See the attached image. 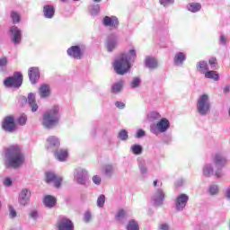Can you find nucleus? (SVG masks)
Here are the masks:
<instances>
[{"label": "nucleus", "instance_id": "31", "mask_svg": "<svg viewBox=\"0 0 230 230\" xmlns=\"http://www.w3.org/2000/svg\"><path fill=\"white\" fill-rule=\"evenodd\" d=\"M121 89H123V81H119L117 84H113V86L111 88V93L116 94V93H119V91H121Z\"/></svg>", "mask_w": 230, "mask_h": 230}, {"label": "nucleus", "instance_id": "46", "mask_svg": "<svg viewBox=\"0 0 230 230\" xmlns=\"http://www.w3.org/2000/svg\"><path fill=\"white\" fill-rule=\"evenodd\" d=\"M9 211H10V217L12 218H15V217H17V212L15 211V209H13V207H12V205H9Z\"/></svg>", "mask_w": 230, "mask_h": 230}, {"label": "nucleus", "instance_id": "11", "mask_svg": "<svg viewBox=\"0 0 230 230\" xmlns=\"http://www.w3.org/2000/svg\"><path fill=\"white\" fill-rule=\"evenodd\" d=\"M58 230H73V222L67 217H62L57 224Z\"/></svg>", "mask_w": 230, "mask_h": 230}, {"label": "nucleus", "instance_id": "32", "mask_svg": "<svg viewBox=\"0 0 230 230\" xmlns=\"http://www.w3.org/2000/svg\"><path fill=\"white\" fill-rule=\"evenodd\" d=\"M164 197H165V194H164V191H163V190L161 189H158L156 190V198L155 199V202H163V200H164Z\"/></svg>", "mask_w": 230, "mask_h": 230}, {"label": "nucleus", "instance_id": "42", "mask_svg": "<svg viewBox=\"0 0 230 230\" xmlns=\"http://www.w3.org/2000/svg\"><path fill=\"white\" fill-rule=\"evenodd\" d=\"M159 3L163 6H168V4H173L174 0H159Z\"/></svg>", "mask_w": 230, "mask_h": 230}, {"label": "nucleus", "instance_id": "10", "mask_svg": "<svg viewBox=\"0 0 230 230\" xmlns=\"http://www.w3.org/2000/svg\"><path fill=\"white\" fill-rule=\"evenodd\" d=\"M188 200H190V197H188V195L180 194L176 198V203H175L176 209L178 211H182V209L186 208V204H188Z\"/></svg>", "mask_w": 230, "mask_h": 230}, {"label": "nucleus", "instance_id": "21", "mask_svg": "<svg viewBox=\"0 0 230 230\" xmlns=\"http://www.w3.org/2000/svg\"><path fill=\"white\" fill-rule=\"evenodd\" d=\"M40 98H48L51 94V90L48 84H41L39 88Z\"/></svg>", "mask_w": 230, "mask_h": 230}, {"label": "nucleus", "instance_id": "22", "mask_svg": "<svg viewBox=\"0 0 230 230\" xmlns=\"http://www.w3.org/2000/svg\"><path fill=\"white\" fill-rule=\"evenodd\" d=\"M145 64L149 69H156L157 66H159L157 59L153 57H147L145 60Z\"/></svg>", "mask_w": 230, "mask_h": 230}, {"label": "nucleus", "instance_id": "37", "mask_svg": "<svg viewBox=\"0 0 230 230\" xmlns=\"http://www.w3.org/2000/svg\"><path fill=\"white\" fill-rule=\"evenodd\" d=\"M119 137L121 139V141H127L128 139V132L125 129H121L119 134Z\"/></svg>", "mask_w": 230, "mask_h": 230}, {"label": "nucleus", "instance_id": "40", "mask_svg": "<svg viewBox=\"0 0 230 230\" xmlns=\"http://www.w3.org/2000/svg\"><path fill=\"white\" fill-rule=\"evenodd\" d=\"M103 204H105V195L102 194L101 196H99V198L97 199V206L99 208H103Z\"/></svg>", "mask_w": 230, "mask_h": 230}, {"label": "nucleus", "instance_id": "6", "mask_svg": "<svg viewBox=\"0 0 230 230\" xmlns=\"http://www.w3.org/2000/svg\"><path fill=\"white\" fill-rule=\"evenodd\" d=\"M168 128H170V120H168L166 118H163L156 123L155 126L151 127L150 131L157 136V134L166 132Z\"/></svg>", "mask_w": 230, "mask_h": 230}, {"label": "nucleus", "instance_id": "49", "mask_svg": "<svg viewBox=\"0 0 230 230\" xmlns=\"http://www.w3.org/2000/svg\"><path fill=\"white\" fill-rule=\"evenodd\" d=\"M104 172L106 175H111L112 173V165H106L104 167Z\"/></svg>", "mask_w": 230, "mask_h": 230}, {"label": "nucleus", "instance_id": "27", "mask_svg": "<svg viewBox=\"0 0 230 230\" xmlns=\"http://www.w3.org/2000/svg\"><path fill=\"white\" fill-rule=\"evenodd\" d=\"M58 175L53 172H45V181L47 184H51V181H54Z\"/></svg>", "mask_w": 230, "mask_h": 230}, {"label": "nucleus", "instance_id": "58", "mask_svg": "<svg viewBox=\"0 0 230 230\" xmlns=\"http://www.w3.org/2000/svg\"><path fill=\"white\" fill-rule=\"evenodd\" d=\"M160 229H162V230H168V229H170V227L168 226V225L164 224V225L160 226Z\"/></svg>", "mask_w": 230, "mask_h": 230}, {"label": "nucleus", "instance_id": "8", "mask_svg": "<svg viewBox=\"0 0 230 230\" xmlns=\"http://www.w3.org/2000/svg\"><path fill=\"white\" fill-rule=\"evenodd\" d=\"M66 53L69 57L72 58H75V60H80L82 57L84 56V50L80 46H72L67 50Z\"/></svg>", "mask_w": 230, "mask_h": 230}, {"label": "nucleus", "instance_id": "54", "mask_svg": "<svg viewBox=\"0 0 230 230\" xmlns=\"http://www.w3.org/2000/svg\"><path fill=\"white\" fill-rule=\"evenodd\" d=\"M115 106L118 108V109H123L125 107V104L122 102H115Z\"/></svg>", "mask_w": 230, "mask_h": 230}, {"label": "nucleus", "instance_id": "47", "mask_svg": "<svg viewBox=\"0 0 230 230\" xmlns=\"http://www.w3.org/2000/svg\"><path fill=\"white\" fill-rule=\"evenodd\" d=\"M141 84V80L139 78L136 77L132 82H131V86L133 88L137 87Z\"/></svg>", "mask_w": 230, "mask_h": 230}, {"label": "nucleus", "instance_id": "63", "mask_svg": "<svg viewBox=\"0 0 230 230\" xmlns=\"http://www.w3.org/2000/svg\"><path fill=\"white\" fill-rule=\"evenodd\" d=\"M93 3H102V0H93Z\"/></svg>", "mask_w": 230, "mask_h": 230}, {"label": "nucleus", "instance_id": "23", "mask_svg": "<svg viewBox=\"0 0 230 230\" xmlns=\"http://www.w3.org/2000/svg\"><path fill=\"white\" fill-rule=\"evenodd\" d=\"M184 60H186V55H184L182 52H178L174 56V64H176V66H181Z\"/></svg>", "mask_w": 230, "mask_h": 230}, {"label": "nucleus", "instance_id": "50", "mask_svg": "<svg viewBox=\"0 0 230 230\" xmlns=\"http://www.w3.org/2000/svg\"><path fill=\"white\" fill-rule=\"evenodd\" d=\"M82 173H84V172L78 173L77 182L79 184H85V178H81L82 177Z\"/></svg>", "mask_w": 230, "mask_h": 230}, {"label": "nucleus", "instance_id": "48", "mask_svg": "<svg viewBox=\"0 0 230 230\" xmlns=\"http://www.w3.org/2000/svg\"><path fill=\"white\" fill-rule=\"evenodd\" d=\"M93 181L94 184L100 185L102 183V178L98 175L93 177Z\"/></svg>", "mask_w": 230, "mask_h": 230}, {"label": "nucleus", "instance_id": "16", "mask_svg": "<svg viewBox=\"0 0 230 230\" xmlns=\"http://www.w3.org/2000/svg\"><path fill=\"white\" fill-rule=\"evenodd\" d=\"M43 204L46 208H55V206H57V198L51 195H47L43 199Z\"/></svg>", "mask_w": 230, "mask_h": 230}, {"label": "nucleus", "instance_id": "60", "mask_svg": "<svg viewBox=\"0 0 230 230\" xmlns=\"http://www.w3.org/2000/svg\"><path fill=\"white\" fill-rule=\"evenodd\" d=\"M230 91V86L229 85H226L223 88V93H229Z\"/></svg>", "mask_w": 230, "mask_h": 230}, {"label": "nucleus", "instance_id": "14", "mask_svg": "<svg viewBox=\"0 0 230 230\" xmlns=\"http://www.w3.org/2000/svg\"><path fill=\"white\" fill-rule=\"evenodd\" d=\"M226 163H227L226 157L222 156L220 154L215 155L214 164L216 168H224V166H226Z\"/></svg>", "mask_w": 230, "mask_h": 230}, {"label": "nucleus", "instance_id": "17", "mask_svg": "<svg viewBox=\"0 0 230 230\" xmlns=\"http://www.w3.org/2000/svg\"><path fill=\"white\" fill-rule=\"evenodd\" d=\"M43 14L46 19H53L55 15V7L53 5H44Z\"/></svg>", "mask_w": 230, "mask_h": 230}, {"label": "nucleus", "instance_id": "26", "mask_svg": "<svg viewBox=\"0 0 230 230\" xmlns=\"http://www.w3.org/2000/svg\"><path fill=\"white\" fill-rule=\"evenodd\" d=\"M58 175L53 172H45V181L47 184H51V181H54Z\"/></svg>", "mask_w": 230, "mask_h": 230}, {"label": "nucleus", "instance_id": "51", "mask_svg": "<svg viewBox=\"0 0 230 230\" xmlns=\"http://www.w3.org/2000/svg\"><path fill=\"white\" fill-rule=\"evenodd\" d=\"M91 218H92L91 212H86L84 217V222H91Z\"/></svg>", "mask_w": 230, "mask_h": 230}, {"label": "nucleus", "instance_id": "18", "mask_svg": "<svg viewBox=\"0 0 230 230\" xmlns=\"http://www.w3.org/2000/svg\"><path fill=\"white\" fill-rule=\"evenodd\" d=\"M31 192L27 189H23L20 193V204L22 206H26L28 199H30Z\"/></svg>", "mask_w": 230, "mask_h": 230}, {"label": "nucleus", "instance_id": "25", "mask_svg": "<svg viewBox=\"0 0 230 230\" xmlns=\"http://www.w3.org/2000/svg\"><path fill=\"white\" fill-rule=\"evenodd\" d=\"M197 69L200 73H208V69H209V66H208V63L206 61H200L197 64Z\"/></svg>", "mask_w": 230, "mask_h": 230}, {"label": "nucleus", "instance_id": "13", "mask_svg": "<svg viewBox=\"0 0 230 230\" xmlns=\"http://www.w3.org/2000/svg\"><path fill=\"white\" fill-rule=\"evenodd\" d=\"M29 78L31 84H37L40 78V72L37 67H31L29 69Z\"/></svg>", "mask_w": 230, "mask_h": 230}, {"label": "nucleus", "instance_id": "53", "mask_svg": "<svg viewBox=\"0 0 230 230\" xmlns=\"http://www.w3.org/2000/svg\"><path fill=\"white\" fill-rule=\"evenodd\" d=\"M91 13H98L100 12V5L93 6V9H91Z\"/></svg>", "mask_w": 230, "mask_h": 230}, {"label": "nucleus", "instance_id": "19", "mask_svg": "<svg viewBox=\"0 0 230 230\" xmlns=\"http://www.w3.org/2000/svg\"><path fill=\"white\" fill-rule=\"evenodd\" d=\"M28 103L31 106L32 112H37V111L39 110V105L37 104V101L35 100V93H29Z\"/></svg>", "mask_w": 230, "mask_h": 230}, {"label": "nucleus", "instance_id": "15", "mask_svg": "<svg viewBox=\"0 0 230 230\" xmlns=\"http://www.w3.org/2000/svg\"><path fill=\"white\" fill-rule=\"evenodd\" d=\"M47 144L48 150H49V148H58V146H60V140L55 136H50L47 138Z\"/></svg>", "mask_w": 230, "mask_h": 230}, {"label": "nucleus", "instance_id": "9", "mask_svg": "<svg viewBox=\"0 0 230 230\" xmlns=\"http://www.w3.org/2000/svg\"><path fill=\"white\" fill-rule=\"evenodd\" d=\"M10 32L12 34L11 40L13 44H21V40H22V32L19 30L17 26L10 27Z\"/></svg>", "mask_w": 230, "mask_h": 230}, {"label": "nucleus", "instance_id": "29", "mask_svg": "<svg viewBox=\"0 0 230 230\" xmlns=\"http://www.w3.org/2000/svg\"><path fill=\"white\" fill-rule=\"evenodd\" d=\"M127 230H139V224L137 221L131 219L127 225Z\"/></svg>", "mask_w": 230, "mask_h": 230}, {"label": "nucleus", "instance_id": "59", "mask_svg": "<svg viewBox=\"0 0 230 230\" xmlns=\"http://www.w3.org/2000/svg\"><path fill=\"white\" fill-rule=\"evenodd\" d=\"M220 42H221V44H226V36L221 35V37H220Z\"/></svg>", "mask_w": 230, "mask_h": 230}, {"label": "nucleus", "instance_id": "34", "mask_svg": "<svg viewBox=\"0 0 230 230\" xmlns=\"http://www.w3.org/2000/svg\"><path fill=\"white\" fill-rule=\"evenodd\" d=\"M131 150L135 155H140V154H143V147L139 145L132 146Z\"/></svg>", "mask_w": 230, "mask_h": 230}, {"label": "nucleus", "instance_id": "52", "mask_svg": "<svg viewBox=\"0 0 230 230\" xmlns=\"http://www.w3.org/2000/svg\"><path fill=\"white\" fill-rule=\"evenodd\" d=\"M216 177L217 179H220V177H223L224 173L222 172V168H217V171L215 173Z\"/></svg>", "mask_w": 230, "mask_h": 230}, {"label": "nucleus", "instance_id": "43", "mask_svg": "<svg viewBox=\"0 0 230 230\" xmlns=\"http://www.w3.org/2000/svg\"><path fill=\"white\" fill-rule=\"evenodd\" d=\"M27 119H28V118L26 117V115H22V116L18 119V123H19V125H26Z\"/></svg>", "mask_w": 230, "mask_h": 230}, {"label": "nucleus", "instance_id": "5", "mask_svg": "<svg viewBox=\"0 0 230 230\" xmlns=\"http://www.w3.org/2000/svg\"><path fill=\"white\" fill-rule=\"evenodd\" d=\"M22 73L14 72L12 76L6 77L4 81V85L5 87H13L14 89H19L22 85Z\"/></svg>", "mask_w": 230, "mask_h": 230}, {"label": "nucleus", "instance_id": "30", "mask_svg": "<svg viewBox=\"0 0 230 230\" xmlns=\"http://www.w3.org/2000/svg\"><path fill=\"white\" fill-rule=\"evenodd\" d=\"M11 19H12L13 24H17V23L21 22V14H19V13H17L15 11H12L11 12Z\"/></svg>", "mask_w": 230, "mask_h": 230}, {"label": "nucleus", "instance_id": "12", "mask_svg": "<svg viewBox=\"0 0 230 230\" xmlns=\"http://www.w3.org/2000/svg\"><path fill=\"white\" fill-rule=\"evenodd\" d=\"M104 26H110L111 28H118L119 26V21L116 16H105L103 18Z\"/></svg>", "mask_w": 230, "mask_h": 230}, {"label": "nucleus", "instance_id": "20", "mask_svg": "<svg viewBox=\"0 0 230 230\" xmlns=\"http://www.w3.org/2000/svg\"><path fill=\"white\" fill-rule=\"evenodd\" d=\"M54 155L58 161L64 162L67 159V150L66 149H58L55 151Z\"/></svg>", "mask_w": 230, "mask_h": 230}, {"label": "nucleus", "instance_id": "45", "mask_svg": "<svg viewBox=\"0 0 230 230\" xmlns=\"http://www.w3.org/2000/svg\"><path fill=\"white\" fill-rule=\"evenodd\" d=\"M6 64H8V59H6V58H0V69L6 67Z\"/></svg>", "mask_w": 230, "mask_h": 230}, {"label": "nucleus", "instance_id": "7", "mask_svg": "<svg viewBox=\"0 0 230 230\" xmlns=\"http://www.w3.org/2000/svg\"><path fill=\"white\" fill-rule=\"evenodd\" d=\"M2 128L6 132H14L17 128V126L15 125V119H13V116L5 117L2 123Z\"/></svg>", "mask_w": 230, "mask_h": 230}, {"label": "nucleus", "instance_id": "36", "mask_svg": "<svg viewBox=\"0 0 230 230\" xmlns=\"http://www.w3.org/2000/svg\"><path fill=\"white\" fill-rule=\"evenodd\" d=\"M148 118L151 121H156V119H161V114L156 111H152L149 115Z\"/></svg>", "mask_w": 230, "mask_h": 230}, {"label": "nucleus", "instance_id": "39", "mask_svg": "<svg viewBox=\"0 0 230 230\" xmlns=\"http://www.w3.org/2000/svg\"><path fill=\"white\" fill-rule=\"evenodd\" d=\"M55 188H60L62 186V177L56 176V178L51 181Z\"/></svg>", "mask_w": 230, "mask_h": 230}, {"label": "nucleus", "instance_id": "1", "mask_svg": "<svg viewBox=\"0 0 230 230\" xmlns=\"http://www.w3.org/2000/svg\"><path fill=\"white\" fill-rule=\"evenodd\" d=\"M22 148L19 146H10L5 149V168H19L24 164Z\"/></svg>", "mask_w": 230, "mask_h": 230}, {"label": "nucleus", "instance_id": "2", "mask_svg": "<svg viewBox=\"0 0 230 230\" xmlns=\"http://www.w3.org/2000/svg\"><path fill=\"white\" fill-rule=\"evenodd\" d=\"M136 58V51L134 49L129 50V55L120 54V56L113 62V69L117 75H127L130 71V60Z\"/></svg>", "mask_w": 230, "mask_h": 230}, {"label": "nucleus", "instance_id": "62", "mask_svg": "<svg viewBox=\"0 0 230 230\" xmlns=\"http://www.w3.org/2000/svg\"><path fill=\"white\" fill-rule=\"evenodd\" d=\"M153 184L155 187L157 186V180L154 181Z\"/></svg>", "mask_w": 230, "mask_h": 230}, {"label": "nucleus", "instance_id": "3", "mask_svg": "<svg viewBox=\"0 0 230 230\" xmlns=\"http://www.w3.org/2000/svg\"><path fill=\"white\" fill-rule=\"evenodd\" d=\"M59 108L58 106H54L49 111H47L43 114L42 125L45 128H52L55 125H58V114Z\"/></svg>", "mask_w": 230, "mask_h": 230}, {"label": "nucleus", "instance_id": "55", "mask_svg": "<svg viewBox=\"0 0 230 230\" xmlns=\"http://www.w3.org/2000/svg\"><path fill=\"white\" fill-rule=\"evenodd\" d=\"M143 136H145V130L143 129H139L137 132V136L136 137H143Z\"/></svg>", "mask_w": 230, "mask_h": 230}, {"label": "nucleus", "instance_id": "57", "mask_svg": "<svg viewBox=\"0 0 230 230\" xmlns=\"http://www.w3.org/2000/svg\"><path fill=\"white\" fill-rule=\"evenodd\" d=\"M37 211L35 210H32L31 213H30V217L31 218H37Z\"/></svg>", "mask_w": 230, "mask_h": 230}, {"label": "nucleus", "instance_id": "35", "mask_svg": "<svg viewBox=\"0 0 230 230\" xmlns=\"http://www.w3.org/2000/svg\"><path fill=\"white\" fill-rule=\"evenodd\" d=\"M202 8V5L200 4H189V11L190 12H200V9Z\"/></svg>", "mask_w": 230, "mask_h": 230}, {"label": "nucleus", "instance_id": "4", "mask_svg": "<svg viewBox=\"0 0 230 230\" xmlns=\"http://www.w3.org/2000/svg\"><path fill=\"white\" fill-rule=\"evenodd\" d=\"M211 109V104L209 103V96L206 93L199 96L197 102V110L201 116H206L209 110Z\"/></svg>", "mask_w": 230, "mask_h": 230}, {"label": "nucleus", "instance_id": "38", "mask_svg": "<svg viewBox=\"0 0 230 230\" xmlns=\"http://www.w3.org/2000/svg\"><path fill=\"white\" fill-rule=\"evenodd\" d=\"M211 173H213V167L206 165L203 169V175H205V177H210Z\"/></svg>", "mask_w": 230, "mask_h": 230}, {"label": "nucleus", "instance_id": "41", "mask_svg": "<svg viewBox=\"0 0 230 230\" xmlns=\"http://www.w3.org/2000/svg\"><path fill=\"white\" fill-rule=\"evenodd\" d=\"M209 66H211L212 69H217V66L218 65V61L217 60V58H211L208 60Z\"/></svg>", "mask_w": 230, "mask_h": 230}, {"label": "nucleus", "instance_id": "24", "mask_svg": "<svg viewBox=\"0 0 230 230\" xmlns=\"http://www.w3.org/2000/svg\"><path fill=\"white\" fill-rule=\"evenodd\" d=\"M205 78H209L210 80H215V82H218L219 75L217 71L210 70L205 73Z\"/></svg>", "mask_w": 230, "mask_h": 230}, {"label": "nucleus", "instance_id": "28", "mask_svg": "<svg viewBox=\"0 0 230 230\" xmlns=\"http://www.w3.org/2000/svg\"><path fill=\"white\" fill-rule=\"evenodd\" d=\"M127 217V214L125 213L124 209H120L118 211V213L115 216V220L119 222V224H123V218Z\"/></svg>", "mask_w": 230, "mask_h": 230}, {"label": "nucleus", "instance_id": "33", "mask_svg": "<svg viewBox=\"0 0 230 230\" xmlns=\"http://www.w3.org/2000/svg\"><path fill=\"white\" fill-rule=\"evenodd\" d=\"M118 46V41L116 40H110L107 42V50L108 51H114V49Z\"/></svg>", "mask_w": 230, "mask_h": 230}, {"label": "nucleus", "instance_id": "44", "mask_svg": "<svg viewBox=\"0 0 230 230\" xmlns=\"http://www.w3.org/2000/svg\"><path fill=\"white\" fill-rule=\"evenodd\" d=\"M209 193L210 195H217L218 193V186L214 185L209 188Z\"/></svg>", "mask_w": 230, "mask_h": 230}, {"label": "nucleus", "instance_id": "61", "mask_svg": "<svg viewBox=\"0 0 230 230\" xmlns=\"http://www.w3.org/2000/svg\"><path fill=\"white\" fill-rule=\"evenodd\" d=\"M141 172H142V173H146V168L142 167V168H141Z\"/></svg>", "mask_w": 230, "mask_h": 230}, {"label": "nucleus", "instance_id": "56", "mask_svg": "<svg viewBox=\"0 0 230 230\" xmlns=\"http://www.w3.org/2000/svg\"><path fill=\"white\" fill-rule=\"evenodd\" d=\"M4 182L5 186H12V180L10 178H5Z\"/></svg>", "mask_w": 230, "mask_h": 230}]
</instances>
